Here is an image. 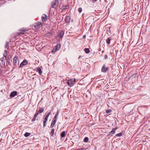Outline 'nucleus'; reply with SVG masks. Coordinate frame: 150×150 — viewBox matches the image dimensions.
Masks as SVG:
<instances>
[{"mask_svg":"<svg viewBox=\"0 0 150 150\" xmlns=\"http://www.w3.org/2000/svg\"><path fill=\"white\" fill-rule=\"evenodd\" d=\"M51 111H50V112L47 113V114L46 113L45 114V115L44 116V118L43 121V127L44 128L46 126V123L48 120V117L51 114Z\"/></svg>","mask_w":150,"mask_h":150,"instance_id":"f257e3e1","label":"nucleus"},{"mask_svg":"<svg viewBox=\"0 0 150 150\" xmlns=\"http://www.w3.org/2000/svg\"><path fill=\"white\" fill-rule=\"evenodd\" d=\"M64 32L63 30L60 31L58 33L56 38L58 40H62V38L64 35Z\"/></svg>","mask_w":150,"mask_h":150,"instance_id":"f03ea898","label":"nucleus"},{"mask_svg":"<svg viewBox=\"0 0 150 150\" xmlns=\"http://www.w3.org/2000/svg\"><path fill=\"white\" fill-rule=\"evenodd\" d=\"M67 84L70 87H71L74 85L75 84V82L73 81V79H71L67 82Z\"/></svg>","mask_w":150,"mask_h":150,"instance_id":"7ed1b4c3","label":"nucleus"},{"mask_svg":"<svg viewBox=\"0 0 150 150\" xmlns=\"http://www.w3.org/2000/svg\"><path fill=\"white\" fill-rule=\"evenodd\" d=\"M41 23L40 22H38L37 23L35 24L33 26L35 29H38L40 28L41 26Z\"/></svg>","mask_w":150,"mask_h":150,"instance_id":"20e7f679","label":"nucleus"},{"mask_svg":"<svg viewBox=\"0 0 150 150\" xmlns=\"http://www.w3.org/2000/svg\"><path fill=\"white\" fill-rule=\"evenodd\" d=\"M113 39L111 37H108L106 40V42L107 44H110L113 43Z\"/></svg>","mask_w":150,"mask_h":150,"instance_id":"39448f33","label":"nucleus"},{"mask_svg":"<svg viewBox=\"0 0 150 150\" xmlns=\"http://www.w3.org/2000/svg\"><path fill=\"white\" fill-rule=\"evenodd\" d=\"M28 63V62L25 59L23 60V61L21 63L20 67H22L24 65H26L27 63Z\"/></svg>","mask_w":150,"mask_h":150,"instance_id":"423d86ee","label":"nucleus"},{"mask_svg":"<svg viewBox=\"0 0 150 150\" xmlns=\"http://www.w3.org/2000/svg\"><path fill=\"white\" fill-rule=\"evenodd\" d=\"M57 0H55L54 1L51 3V6L53 8H55L56 7V2H57Z\"/></svg>","mask_w":150,"mask_h":150,"instance_id":"0eeeda50","label":"nucleus"},{"mask_svg":"<svg viewBox=\"0 0 150 150\" xmlns=\"http://www.w3.org/2000/svg\"><path fill=\"white\" fill-rule=\"evenodd\" d=\"M105 64H104L103 67H102L101 69V71L102 72H106L108 70V68L107 67H105Z\"/></svg>","mask_w":150,"mask_h":150,"instance_id":"6e6552de","label":"nucleus"},{"mask_svg":"<svg viewBox=\"0 0 150 150\" xmlns=\"http://www.w3.org/2000/svg\"><path fill=\"white\" fill-rule=\"evenodd\" d=\"M17 92L16 91H14L11 92L10 94V96L11 97H13L17 95Z\"/></svg>","mask_w":150,"mask_h":150,"instance_id":"1a4fd4ad","label":"nucleus"},{"mask_svg":"<svg viewBox=\"0 0 150 150\" xmlns=\"http://www.w3.org/2000/svg\"><path fill=\"white\" fill-rule=\"evenodd\" d=\"M47 16L45 14H44L42 16L41 18L43 22H45V20L47 19Z\"/></svg>","mask_w":150,"mask_h":150,"instance_id":"9d476101","label":"nucleus"},{"mask_svg":"<svg viewBox=\"0 0 150 150\" xmlns=\"http://www.w3.org/2000/svg\"><path fill=\"white\" fill-rule=\"evenodd\" d=\"M70 18L69 16H67L65 19V21L66 23H69L70 22Z\"/></svg>","mask_w":150,"mask_h":150,"instance_id":"9b49d317","label":"nucleus"},{"mask_svg":"<svg viewBox=\"0 0 150 150\" xmlns=\"http://www.w3.org/2000/svg\"><path fill=\"white\" fill-rule=\"evenodd\" d=\"M56 120H55L53 119L52 121L51 124L50 125V127L52 128V127L54 125H55L56 122Z\"/></svg>","mask_w":150,"mask_h":150,"instance_id":"f8f14e48","label":"nucleus"},{"mask_svg":"<svg viewBox=\"0 0 150 150\" xmlns=\"http://www.w3.org/2000/svg\"><path fill=\"white\" fill-rule=\"evenodd\" d=\"M55 48H53L52 51V52L54 53L57 51L59 50H60V47H55Z\"/></svg>","mask_w":150,"mask_h":150,"instance_id":"ddd939ff","label":"nucleus"},{"mask_svg":"<svg viewBox=\"0 0 150 150\" xmlns=\"http://www.w3.org/2000/svg\"><path fill=\"white\" fill-rule=\"evenodd\" d=\"M69 6L68 5H63L62 6L61 8L62 9V10L64 9H67L69 8Z\"/></svg>","mask_w":150,"mask_h":150,"instance_id":"4468645a","label":"nucleus"},{"mask_svg":"<svg viewBox=\"0 0 150 150\" xmlns=\"http://www.w3.org/2000/svg\"><path fill=\"white\" fill-rule=\"evenodd\" d=\"M115 130H114L112 129V130L110 132H109L108 135L112 136V135L115 134Z\"/></svg>","mask_w":150,"mask_h":150,"instance_id":"2eb2a0df","label":"nucleus"},{"mask_svg":"<svg viewBox=\"0 0 150 150\" xmlns=\"http://www.w3.org/2000/svg\"><path fill=\"white\" fill-rule=\"evenodd\" d=\"M45 36L48 38H50L52 36V33H51L48 32L45 34Z\"/></svg>","mask_w":150,"mask_h":150,"instance_id":"dca6fc26","label":"nucleus"},{"mask_svg":"<svg viewBox=\"0 0 150 150\" xmlns=\"http://www.w3.org/2000/svg\"><path fill=\"white\" fill-rule=\"evenodd\" d=\"M17 57L15 56L13 59V63L14 65H16L17 63Z\"/></svg>","mask_w":150,"mask_h":150,"instance_id":"f3484780","label":"nucleus"},{"mask_svg":"<svg viewBox=\"0 0 150 150\" xmlns=\"http://www.w3.org/2000/svg\"><path fill=\"white\" fill-rule=\"evenodd\" d=\"M61 137L62 138H63L65 137V131H63L62 132L61 135Z\"/></svg>","mask_w":150,"mask_h":150,"instance_id":"a211bd4d","label":"nucleus"},{"mask_svg":"<svg viewBox=\"0 0 150 150\" xmlns=\"http://www.w3.org/2000/svg\"><path fill=\"white\" fill-rule=\"evenodd\" d=\"M84 50L85 51V53L86 54H88L90 51L89 49L88 48H85L84 49Z\"/></svg>","mask_w":150,"mask_h":150,"instance_id":"6ab92c4d","label":"nucleus"},{"mask_svg":"<svg viewBox=\"0 0 150 150\" xmlns=\"http://www.w3.org/2000/svg\"><path fill=\"white\" fill-rule=\"evenodd\" d=\"M88 138L87 137H86L84 138L83 139V142H85L87 143L88 142Z\"/></svg>","mask_w":150,"mask_h":150,"instance_id":"aec40b11","label":"nucleus"},{"mask_svg":"<svg viewBox=\"0 0 150 150\" xmlns=\"http://www.w3.org/2000/svg\"><path fill=\"white\" fill-rule=\"evenodd\" d=\"M59 114V112L58 111H57L56 113V114L54 117V118H53V119L55 120H57V116Z\"/></svg>","mask_w":150,"mask_h":150,"instance_id":"412c9836","label":"nucleus"},{"mask_svg":"<svg viewBox=\"0 0 150 150\" xmlns=\"http://www.w3.org/2000/svg\"><path fill=\"white\" fill-rule=\"evenodd\" d=\"M40 108V109L38 110V112L39 113H42L44 111V108Z\"/></svg>","mask_w":150,"mask_h":150,"instance_id":"4be33fe9","label":"nucleus"},{"mask_svg":"<svg viewBox=\"0 0 150 150\" xmlns=\"http://www.w3.org/2000/svg\"><path fill=\"white\" fill-rule=\"evenodd\" d=\"M4 57H3V58H1L0 59V61L2 62V64H4V65H5V62L4 61Z\"/></svg>","mask_w":150,"mask_h":150,"instance_id":"5701e85b","label":"nucleus"},{"mask_svg":"<svg viewBox=\"0 0 150 150\" xmlns=\"http://www.w3.org/2000/svg\"><path fill=\"white\" fill-rule=\"evenodd\" d=\"M37 70L38 71V73L40 75H41L42 73V71L41 70V68H38L37 69Z\"/></svg>","mask_w":150,"mask_h":150,"instance_id":"b1692460","label":"nucleus"},{"mask_svg":"<svg viewBox=\"0 0 150 150\" xmlns=\"http://www.w3.org/2000/svg\"><path fill=\"white\" fill-rule=\"evenodd\" d=\"M30 133L26 132L24 136L25 137H27L30 136Z\"/></svg>","mask_w":150,"mask_h":150,"instance_id":"393cba45","label":"nucleus"},{"mask_svg":"<svg viewBox=\"0 0 150 150\" xmlns=\"http://www.w3.org/2000/svg\"><path fill=\"white\" fill-rule=\"evenodd\" d=\"M54 129H52V131L51 132V135L52 136H53V135H54Z\"/></svg>","mask_w":150,"mask_h":150,"instance_id":"a878e982","label":"nucleus"},{"mask_svg":"<svg viewBox=\"0 0 150 150\" xmlns=\"http://www.w3.org/2000/svg\"><path fill=\"white\" fill-rule=\"evenodd\" d=\"M43 48V47H41L40 48V47H35V48L38 51H40Z\"/></svg>","mask_w":150,"mask_h":150,"instance_id":"bb28decb","label":"nucleus"},{"mask_svg":"<svg viewBox=\"0 0 150 150\" xmlns=\"http://www.w3.org/2000/svg\"><path fill=\"white\" fill-rule=\"evenodd\" d=\"M4 52H5L4 53V57H6V56L7 54V50H5L4 51Z\"/></svg>","mask_w":150,"mask_h":150,"instance_id":"cd10ccee","label":"nucleus"},{"mask_svg":"<svg viewBox=\"0 0 150 150\" xmlns=\"http://www.w3.org/2000/svg\"><path fill=\"white\" fill-rule=\"evenodd\" d=\"M115 135L117 137H120L122 135V133H120L117 134Z\"/></svg>","mask_w":150,"mask_h":150,"instance_id":"c85d7f7f","label":"nucleus"},{"mask_svg":"<svg viewBox=\"0 0 150 150\" xmlns=\"http://www.w3.org/2000/svg\"><path fill=\"white\" fill-rule=\"evenodd\" d=\"M112 111V110H106V112L107 113H109Z\"/></svg>","mask_w":150,"mask_h":150,"instance_id":"c756f323","label":"nucleus"},{"mask_svg":"<svg viewBox=\"0 0 150 150\" xmlns=\"http://www.w3.org/2000/svg\"><path fill=\"white\" fill-rule=\"evenodd\" d=\"M78 11L79 13H81L82 11V8H79Z\"/></svg>","mask_w":150,"mask_h":150,"instance_id":"7c9ffc66","label":"nucleus"},{"mask_svg":"<svg viewBox=\"0 0 150 150\" xmlns=\"http://www.w3.org/2000/svg\"><path fill=\"white\" fill-rule=\"evenodd\" d=\"M39 114V113L38 112L36 113L35 115H34V117H37V115Z\"/></svg>","mask_w":150,"mask_h":150,"instance_id":"2f4dec72","label":"nucleus"},{"mask_svg":"<svg viewBox=\"0 0 150 150\" xmlns=\"http://www.w3.org/2000/svg\"><path fill=\"white\" fill-rule=\"evenodd\" d=\"M54 47H60V45L59 44H58L55 46Z\"/></svg>","mask_w":150,"mask_h":150,"instance_id":"473e14b6","label":"nucleus"},{"mask_svg":"<svg viewBox=\"0 0 150 150\" xmlns=\"http://www.w3.org/2000/svg\"><path fill=\"white\" fill-rule=\"evenodd\" d=\"M77 150H85V149L84 148H80V149H78Z\"/></svg>","mask_w":150,"mask_h":150,"instance_id":"72a5a7b5","label":"nucleus"},{"mask_svg":"<svg viewBox=\"0 0 150 150\" xmlns=\"http://www.w3.org/2000/svg\"><path fill=\"white\" fill-rule=\"evenodd\" d=\"M36 117H34L32 120V121H34L35 120Z\"/></svg>","mask_w":150,"mask_h":150,"instance_id":"f704fd0d","label":"nucleus"},{"mask_svg":"<svg viewBox=\"0 0 150 150\" xmlns=\"http://www.w3.org/2000/svg\"><path fill=\"white\" fill-rule=\"evenodd\" d=\"M108 58L107 56L106 55H105L104 56V58L105 59H107Z\"/></svg>","mask_w":150,"mask_h":150,"instance_id":"c9c22d12","label":"nucleus"},{"mask_svg":"<svg viewBox=\"0 0 150 150\" xmlns=\"http://www.w3.org/2000/svg\"><path fill=\"white\" fill-rule=\"evenodd\" d=\"M22 31L23 32H25L26 31V29H24L23 30H22Z\"/></svg>","mask_w":150,"mask_h":150,"instance_id":"e433bc0d","label":"nucleus"},{"mask_svg":"<svg viewBox=\"0 0 150 150\" xmlns=\"http://www.w3.org/2000/svg\"><path fill=\"white\" fill-rule=\"evenodd\" d=\"M118 128L117 127H116L115 128H113V129L115 130H115H116Z\"/></svg>","mask_w":150,"mask_h":150,"instance_id":"4c0bfd02","label":"nucleus"},{"mask_svg":"<svg viewBox=\"0 0 150 150\" xmlns=\"http://www.w3.org/2000/svg\"><path fill=\"white\" fill-rule=\"evenodd\" d=\"M97 0H92V1L93 3L95 2L96 1H97Z\"/></svg>","mask_w":150,"mask_h":150,"instance_id":"58836bf2","label":"nucleus"},{"mask_svg":"<svg viewBox=\"0 0 150 150\" xmlns=\"http://www.w3.org/2000/svg\"><path fill=\"white\" fill-rule=\"evenodd\" d=\"M20 33L21 34H24V32L22 31V32H21V33Z\"/></svg>","mask_w":150,"mask_h":150,"instance_id":"ea45409f","label":"nucleus"},{"mask_svg":"<svg viewBox=\"0 0 150 150\" xmlns=\"http://www.w3.org/2000/svg\"><path fill=\"white\" fill-rule=\"evenodd\" d=\"M5 45L6 47H7V46L8 45V43L7 42H6V45Z\"/></svg>","mask_w":150,"mask_h":150,"instance_id":"a19ab883","label":"nucleus"},{"mask_svg":"<svg viewBox=\"0 0 150 150\" xmlns=\"http://www.w3.org/2000/svg\"><path fill=\"white\" fill-rule=\"evenodd\" d=\"M73 81H74V82L75 83V82L76 81V79H74L73 80Z\"/></svg>","mask_w":150,"mask_h":150,"instance_id":"79ce46f5","label":"nucleus"},{"mask_svg":"<svg viewBox=\"0 0 150 150\" xmlns=\"http://www.w3.org/2000/svg\"><path fill=\"white\" fill-rule=\"evenodd\" d=\"M81 57V56H79V59Z\"/></svg>","mask_w":150,"mask_h":150,"instance_id":"37998d69","label":"nucleus"},{"mask_svg":"<svg viewBox=\"0 0 150 150\" xmlns=\"http://www.w3.org/2000/svg\"><path fill=\"white\" fill-rule=\"evenodd\" d=\"M24 49H25V48H22L21 49V50H24Z\"/></svg>","mask_w":150,"mask_h":150,"instance_id":"c03bdc74","label":"nucleus"},{"mask_svg":"<svg viewBox=\"0 0 150 150\" xmlns=\"http://www.w3.org/2000/svg\"><path fill=\"white\" fill-rule=\"evenodd\" d=\"M140 48H141V49H140V50H141V49H143V48L142 47H140Z\"/></svg>","mask_w":150,"mask_h":150,"instance_id":"a18cd8bd","label":"nucleus"},{"mask_svg":"<svg viewBox=\"0 0 150 150\" xmlns=\"http://www.w3.org/2000/svg\"><path fill=\"white\" fill-rule=\"evenodd\" d=\"M137 74H133V75H136Z\"/></svg>","mask_w":150,"mask_h":150,"instance_id":"49530a36","label":"nucleus"},{"mask_svg":"<svg viewBox=\"0 0 150 150\" xmlns=\"http://www.w3.org/2000/svg\"><path fill=\"white\" fill-rule=\"evenodd\" d=\"M85 37V35H84L83 36V37H84V38Z\"/></svg>","mask_w":150,"mask_h":150,"instance_id":"de8ad7c7","label":"nucleus"},{"mask_svg":"<svg viewBox=\"0 0 150 150\" xmlns=\"http://www.w3.org/2000/svg\"><path fill=\"white\" fill-rule=\"evenodd\" d=\"M141 50L142 51V49H141ZM142 51H143V50H142Z\"/></svg>","mask_w":150,"mask_h":150,"instance_id":"09e8293b","label":"nucleus"}]
</instances>
